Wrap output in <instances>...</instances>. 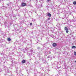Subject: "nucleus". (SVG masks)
Segmentation results:
<instances>
[{
	"instance_id": "nucleus-1",
	"label": "nucleus",
	"mask_w": 76,
	"mask_h": 76,
	"mask_svg": "<svg viewBox=\"0 0 76 76\" xmlns=\"http://www.w3.org/2000/svg\"><path fill=\"white\" fill-rule=\"evenodd\" d=\"M21 6L22 7H24V6H26V3H25L24 2L22 3H21Z\"/></svg>"
},
{
	"instance_id": "nucleus-2",
	"label": "nucleus",
	"mask_w": 76,
	"mask_h": 76,
	"mask_svg": "<svg viewBox=\"0 0 76 76\" xmlns=\"http://www.w3.org/2000/svg\"><path fill=\"white\" fill-rule=\"evenodd\" d=\"M64 29L66 31V33H68L69 32V31L68 30V28H67V27H65L64 28Z\"/></svg>"
},
{
	"instance_id": "nucleus-3",
	"label": "nucleus",
	"mask_w": 76,
	"mask_h": 76,
	"mask_svg": "<svg viewBox=\"0 0 76 76\" xmlns=\"http://www.w3.org/2000/svg\"><path fill=\"white\" fill-rule=\"evenodd\" d=\"M53 47H56L57 46V44L56 43H54L53 44Z\"/></svg>"
},
{
	"instance_id": "nucleus-4",
	"label": "nucleus",
	"mask_w": 76,
	"mask_h": 76,
	"mask_svg": "<svg viewBox=\"0 0 76 76\" xmlns=\"http://www.w3.org/2000/svg\"><path fill=\"white\" fill-rule=\"evenodd\" d=\"M48 15L49 17H51V14L49 12L48 13Z\"/></svg>"
},
{
	"instance_id": "nucleus-5",
	"label": "nucleus",
	"mask_w": 76,
	"mask_h": 76,
	"mask_svg": "<svg viewBox=\"0 0 76 76\" xmlns=\"http://www.w3.org/2000/svg\"><path fill=\"white\" fill-rule=\"evenodd\" d=\"M25 62H26V61L25 60H23L21 63H25Z\"/></svg>"
},
{
	"instance_id": "nucleus-6",
	"label": "nucleus",
	"mask_w": 76,
	"mask_h": 76,
	"mask_svg": "<svg viewBox=\"0 0 76 76\" xmlns=\"http://www.w3.org/2000/svg\"><path fill=\"white\" fill-rule=\"evenodd\" d=\"M7 40H8V41H11V39H10V38H8L7 39Z\"/></svg>"
},
{
	"instance_id": "nucleus-7",
	"label": "nucleus",
	"mask_w": 76,
	"mask_h": 76,
	"mask_svg": "<svg viewBox=\"0 0 76 76\" xmlns=\"http://www.w3.org/2000/svg\"><path fill=\"white\" fill-rule=\"evenodd\" d=\"M72 48H76V46H73L72 47Z\"/></svg>"
},
{
	"instance_id": "nucleus-8",
	"label": "nucleus",
	"mask_w": 76,
	"mask_h": 76,
	"mask_svg": "<svg viewBox=\"0 0 76 76\" xmlns=\"http://www.w3.org/2000/svg\"><path fill=\"white\" fill-rule=\"evenodd\" d=\"M74 4H76V1H74L73 3Z\"/></svg>"
},
{
	"instance_id": "nucleus-9",
	"label": "nucleus",
	"mask_w": 76,
	"mask_h": 76,
	"mask_svg": "<svg viewBox=\"0 0 76 76\" xmlns=\"http://www.w3.org/2000/svg\"><path fill=\"white\" fill-rule=\"evenodd\" d=\"M74 55L76 56V52H74Z\"/></svg>"
},
{
	"instance_id": "nucleus-10",
	"label": "nucleus",
	"mask_w": 76,
	"mask_h": 76,
	"mask_svg": "<svg viewBox=\"0 0 76 76\" xmlns=\"http://www.w3.org/2000/svg\"><path fill=\"white\" fill-rule=\"evenodd\" d=\"M30 25H32V23H30Z\"/></svg>"
},
{
	"instance_id": "nucleus-11",
	"label": "nucleus",
	"mask_w": 76,
	"mask_h": 76,
	"mask_svg": "<svg viewBox=\"0 0 76 76\" xmlns=\"http://www.w3.org/2000/svg\"><path fill=\"white\" fill-rule=\"evenodd\" d=\"M50 18H48V20H50Z\"/></svg>"
},
{
	"instance_id": "nucleus-12",
	"label": "nucleus",
	"mask_w": 76,
	"mask_h": 76,
	"mask_svg": "<svg viewBox=\"0 0 76 76\" xmlns=\"http://www.w3.org/2000/svg\"><path fill=\"white\" fill-rule=\"evenodd\" d=\"M37 50H39V47H38L37 48Z\"/></svg>"
},
{
	"instance_id": "nucleus-13",
	"label": "nucleus",
	"mask_w": 76,
	"mask_h": 76,
	"mask_svg": "<svg viewBox=\"0 0 76 76\" xmlns=\"http://www.w3.org/2000/svg\"><path fill=\"white\" fill-rule=\"evenodd\" d=\"M51 52H49V54H51Z\"/></svg>"
},
{
	"instance_id": "nucleus-14",
	"label": "nucleus",
	"mask_w": 76,
	"mask_h": 76,
	"mask_svg": "<svg viewBox=\"0 0 76 76\" xmlns=\"http://www.w3.org/2000/svg\"><path fill=\"white\" fill-rule=\"evenodd\" d=\"M48 1H50V0H47Z\"/></svg>"
},
{
	"instance_id": "nucleus-15",
	"label": "nucleus",
	"mask_w": 76,
	"mask_h": 76,
	"mask_svg": "<svg viewBox=\"0 0 76 76\" xmlns=\"http://www.w3.org/2000/svg\"><path fill=\"white\" fill-rule=\"evenodd\" d=\"M75 63H76V61H75Z\"/></svg>"
}]
</instances>
